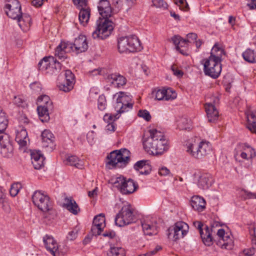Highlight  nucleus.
<instances>
[{"instance_id": "obj_6", "label": "nucleus", "mask_w": 256, "mask_h": 256, "mask_svg": "<svg viewBox=\"0 0 256 256\" xmlns=\"http://www.w3.org/2000/svg\"><path fill=\"white\" fill-rule=\"evenodd\" d=\"M132 206L128 202L124 204L120 210L116 215L114 222L116 225L123 226L134 222V216Z\"/></svg>"}, {"instance_id": "obj_11", "label": "nucleus", "mask_w": 256, "mask_h": 256, "mask_svg": "<svg viewBox=\"0 0 256 256\" xmlns=\"http://www.w3.org/2000/svg\"><path fill=\"white\" fill-rule=\"evenodd\" d=\"M194 226L198 230L204 244L207 246H210L212 244V230H210L208 226H206L204 230L205 234L202 228L203 224L199 221H195L193 222Z\"/></svg>"}, {"instance_id": "obj_27", "label": "nucleus", "mask_w": 256, "mask_h": 256, "mask_svg": "<svg viewBox=\"0 0 256 256\" xmlns=\"http://www.w3.org/2000/svg\"><path fill=\"white\" fill-rule=\"evenodd\" d=\"M213 182L212 176L208 174L201 175L198 180V186L202 190L208 189Z\"/></svg>"}, {"instance_id": "obj_21", "label": "nucleus", "mask_w": 256, "mask_h": 256, "mask_svg": "<svg viewBox=\"0 0 256 256\" xmlns=\"http://www.w3.org/2000/svg\"><path fill=\"white\" fill-rule=\"evenodd\" d=\"M156 144L154 155L162 154L168 148V141L161 132L160 137L158 138V142H156Z\"/></svg>"}, {"instance_id": "obj_2", "label": "nucleus", "mask_w": 256, "mask_h": 256, "mask_svg": "<svg viewBox=\"0 0 256 256\" xmlns=\"http://www.w3.org/2000/svg\"><path fill=\"white\" fill-rule=\"evenodd\" d=\"M224 54L222 48L218 46L216 44L212 49L210 55L208 58L204 60V72L206 76L212 78H218L222 72V56Z\"/></svg>"}, {"instance_id": "obj_47", "label": "nucleus", "mask_w": 256, "mask_h": 256, "mask_svg": "<svg viewBox=\"0 0 256 256\" xmlns=\"http://www.w3.org/2000/svg\"><path fill=\"white\" fill-rule=\"evenodd\" d=\"M190 120H188V119L186 118H182L181 119L180 123L179 124V128L182 130H188L190 128V124L189 122Z\"/></svg>"}, {"instance_id": "obj_12", "label": "nucleus", "mask_w": 256, "mask_h": 256, "mask_svg": "<svg viewBox=\"0 0 256 256\" xmlns=\"http://www.w3.org/2000/svg\"><path fill=\"white\" fill-rule=\"evenodd\" d=\"M192 146V150H196V151L193 154V157L198 159L206 156L212 150L210 143L206 141H202L198 142V144H194Z\"/></svg>"}, {"instance_id": "obj_41", "label": "nucleus", "mask_w": 256, "mask_h": 256, "mask_svg": "<svg viewBox=\"0 0 256 256\" xmlns=\"http://www.w3.org/2000/svg\"><path fill=\"white\" fill-rule=\"evenodd\" d=\"M22 188V184L20 182H16L11 185L10 194L11 196L14 197L18 193L20 190Z\"/></svg>"}, {"instance_id": "obj_39", "label": "nucleus", "mask_w": 256, "mask_h": 256, "mask_svg": "<svg viewBox=\"0 0 256 256\" xmlns=\"http://www.w3.org/2000/svg\"><path fill=\"white\" fill-rule=\"evenodd\" d=\"M108 256H125L124 250L120 247L111 248Z\"/></svg>"}, {"instance_id": "obj_37", "label": "nucleus", "mask_w": 256, "mask_h": 256, "mask_svg": "<svg viewBox=\"0 0 256 256\" xmlns=\"http://www.w3.org/2000/svg\"><path fill=\"white\" fill-rule=\"evenodd\" d=\"M92 224L96 226H100L103 228L105 226V216L104 214H100L94 216Z\"/></svg>"}, {"instance_id": "obj_13", "label": "nucleus", "mask_w": 256, "mask_h": 256, "mask_svg": "<svg viewBox=\"0 0 256 256\" xmlns=\"http://www.w3.org/2000/svg\"><path fill=\"white\" fill-rule=\"evenodd\" d=\"M70 43L72 46L71 51L76 54L85 52L88 48L86 38L84 35H80L76 38L74 43Z\"/></svg>"}, {"instance_id": "obj_44", "label": "nucleus", "mask_w": 256, "mask_h": 256, "mask_svg": "<svg viewBox=\"0 0 256 256\" xmlns=\"http://www.w3.org/2000/svg\"><path fill=\"white\" fill-rule=\"evenodd\" d=\"M175 233L176 232L174 226H173L170 227L166 232V235L168 238L174 242L178 240V236H176Z\"/></svg>"}, {"instance_id": "obj_57", "label": "nucleus", "mask_w": 256, "mask_h": 256, "mask_svg": "<svg viewBox=\"0 0 256 256\" xmlns=\"http://www.w3.org/2000/svg\"><path fill=\"white\" fill-rule=\"evenodd\" d=\"M152 3L156 8H166L167 6L164 0H152Z\"/></svg>"}, {"instance_id": "obj_56", "label": "nucleus", "mask_w": 256, "mask_h": 256, "mask_svg": "<svg viewBox=\"0 0 256 256\" xmlns=\"http://www.w3.org/2000/svg\"><path fill=\"white\" fill-rule=\"evenodd\" d=\"M178 5L180 8L184 11H188L190 10V8L186 0H179Z\"/></svg>"}, {"instance_id": "obj_53", "label": "nucleus", "mask_w": 256, "mask_h": 256, "mask_svg": "<svg viewBox=\"0 0 256 256\" xmlns=\"http://www.w3.org/2000/svg\"><path fill=\"white\" fill-rule=\"evenodd\" d=\"M69 82H66V80H65L63 83L60 84L58 85L59 89L60 90H62L64 92H68L70 91L72 88H69Z\"/></svg>"}, {"instance_id": "obj_35", "label": "nucleus", "mask_w": 256, "mask_h": 256, "mask_svg": "<svg viewBox=\"0 0 256 256\" xmlns=\"http://www.w3.org/2000/svg\"><path fill=\"white\" fill-rule=\"evenodd\" d=\"M38 104L39 105H43L45 107L53 108L52 102L50 97L47 95H42L38 98Z\"/></svg>"}, {"instance_id": "obj_14", "label": "nucleus", "mask_w": 256, "mask_h": 256, "mask_svg": "<svg viewBox=\"0 0 256 256\" xmlns=\"http://www.w3.org/2000/svg\"><path fill=\"white\" fill-rule=\"evenodd\" d=\"M120 181H121L120 182V192L124 194L133 193L138 187L137 184L131 178L126 180V178H123Z\"/></svg>"}, {"instance_id": "obj_32", "label": "nucleus", "mask_w": 256, "mask_h": 256, "mask_svg": "<svg viewBox=\"0 0 256 256\" xmlns=\"http://www.w3.org/2000/svg\"><path fill=\"white\" fill-rule=\"evenodd\" d=\"M142 226L144 234L152 236L157 234L156 226L146 223L145 222H142Z\"/></svg>"}, {"instance_id": "obj_62", "label": "nucleus", "mask_w": 256, "mask_h": 256, "mask_svg": "<svg viewBox=\"0 0 256 256\" xmlns=\"http://www.w3.org/2000/svg\"><path fill=\"white\" fill-rule=\"evenodd\" d=\"M170 173V170L165 166L161 168L158 170V174L161 176H168Z\"/></svg>"}, {"instance_id": "obj_20", "label": "nucleus", "mask_w": 256, "mask_h": 256, "mask_svg": "<svg viewBox=\"0 0 256 256\" xmlns=\"http://www.w3.org/2000/svg\"><path fill=\"white\" fill-rule=\"evenodd\" d=\"M43 146L48 148L52 150L55 148L54 144V137L52 132L48 130H44L41 134Z\"/></svg>"}, {"instance_id": "obj_51", "label": "nucleus", "mask_w": 256, "mask_h": 256, "mask_svg": "<svg viewBox=\"0 0 256 256\" xmlns=\"http://www.w3.org/2000/svg\"><path fill=\"white\" fill-rule=\"evenodd\" d=\"M78 228H76L72 230L70 232L67 236V238L70 240H73L76 238L78 235Z\"/></svg>"}, {"instance_id": "obj_64", "label": "nucleus", "mask_w": 256, "mask_h": 256, "mask_svg": "<svg viewBox=\"0 0 256 256\" xmlns=\"http://www.w3.org/2000/svg\"><path fill=\"white\" fill-rule=\"evenodd\" d=\"M116 126L114 122H109L106 127V130L108 132H114Z\"/></svg>"}, {"instance_id": "obj_34", "label": "nucleus", "mask_w": 256, "mask_h": 256, "mask_svg": "<svg viewBox=\"0 0 256 256\" xmlns=\"http://www.w3.org/2000/svg\"><path fill=\"white\" fill-rule=\"evenodd\" d=\"M82 162L76 156H68L66 159V164H67L74 166L75 167L82 168Z\"/></svg>"}, {"instance_id": "obj_4", "label": "nucleus", "mask_w": 256, "mask_h": 256, "mask_svg": "<svg viewBox=\"0 0 256 256\" xmlns=\"http://www.w3.org/2000/svg\"><path fill=\"white\" fill-rule=\"evenodd\" d=\"M116 96L118 97L114 106L115 110L118 113L114 115L106 114L104 116V120L107 123L114 122V121L119 118V114L128 112L132 108L133 104L130 102V96L122 92L116 94L114 96Z\"/></svg>"}, {"instance_id": "obj_48", "label": "nucleus", "mask_w": 256, "mask_h": 256, "mask_svg": "<svg viewBox=\"0 0 256 256\" xmlns=\"http://www.w3.org/2000/svg\"><path fill=\"white\" fill-rule=\"evenodd\" d=\"M166 93V96H164V100H174L176 98V94L175 92L172 91L170 88H168Z\"/></svg>"}, {"instance_id": "obj_54", "label": "nucleus", "mask_w": 256, "mask_h": 256, "mask_svg": "<svg viewBox=\"0 0 256 256\" xmlns=\"http://www.w3.org/2000/svg\"><path fill=\"white\" fill-rule=\"evenodd\" d=\"M23 138V139H28V132L26 129L22 128L20 132H18L16 138Z\"/></svg>"}, {"instance_id": "obj_5", "label": "nucleus", "mask_w": 256, "mask_h": 256, "mask_svg": "<svg viewBox=\"0 0 256 256\" xmlns=\"http://www.w3.org/2000/svg\"><path fill=\"white\" fill-rule=\"evenodd\" d=\"M118 48L120 53L134 52L142 48L139 39L135 35L120 38L118 40Z\"/></svg>"}, {"instance_id": "obj_33", "label": "nucleus", "mask_w": 256, "mask_h": 256, "mask_svg": "<svg viewBox=\"0 0 256 256\" xmlns=\"http://www.w3.org/2000/svg\"><path fill=\"white\" fill-rule=\"evenodd\" d=\"M242 56L246 61L250 63L256 62V54H254V50L248 48L242 53Z\"/></svg>"}, {"instance_id": "obj_40", "label": "nucleus", "mask_w": 256, "mask_h": 256, "mask_svg": "<svg viewBox=\"0 0 256 256\" xmlns=\"http://www.w3.org/2000/svg\"><path fill=\"white\" fill-rule=\"evenodd\" d=\"M8 124V120L6 118V116H0V136L1 134H6L4 133V130L6 128Z\"/></svg>"}, {"instance_id": "obj_60", "label": "nucleus", "mask_w": 256, "mask_h": 256, "mask_svg": "<svg viewBox=\"0 0 256 256\" xmlns=\"http://www.w3.org/2000/svg\"><path fill=\"white\" fill-rule=\"evenodd\" d=\"M194 144H198V142H190L187 144V150L186 152L189 153L191 156H193V154L194 152H196V150L192 149V146Z\"/></svg>"}, {"instance_id": "obj_16", "label": "nucleus", "mask_w": 256, "mask_h": 256, "mask_svg": "<svg viewBox=\"0 0 256 256\" xmlns=\"http://www.w3.org/2000/svg\"><path fill=\"white\" fill-rule=\"evenodd\" d=\"M108 82L115 88H120L124 86L127 82L126 78L118 72L109 74L106 78Z\"/></svg>"}, {"instance_id": "obj_46", "label": "nucleus", "mask_w": 256, "mask_h": 256, "mask_svg": "<svg viewBox=\"0 0 256 256\" xmlns=\"http://www.w3.org/2000/svg\"><path fill=\"white\" fill-rule=\"evenodd\" d=\"M138 116L142 118L147 122H149L151 120V116L149 112L146 110H140L138 112Z\"/></svg>"}, {"instance_id": "obj_38", "label": "nucleus", "mask_w": 256, "mask_h": 256, "mask_svg": "<svg viewBox=\"0 0 256 256\" xmlns=\"http://www.w3.org/2000/svg\"><path fill=\"white\" fill-rule=\"evenodd\" d=\"M65 78L66 82H69V88H73L75 84V77L74 75L70 70H66L65 71Z\"/></svg>"}, {"instance_id": "obj_22", "label": "nucleus", "mask_w": 256, "mask_h": 256, "mask_svg": "<svg viewBox=\"0 0 256 256\" xmlns=\"http://www.w3.org/2000/svg\"><path fill=\"white\" fill-rule=\"evenodd\" d=\"M208 122H214L218 118V112L215 106L212 104H206L204 106Z\"/></svg>"}, {"instance_id": "obj_42", "label": "nucleus", "mask_w": 256, "mask_h": 256, "mask_svg": "<svg viewBox=\"0 0 256 256\" xmlns=\"http://www.w3.org/2000/svg\"><path fill=\"white\" fill-rule=\"evenodd\" d=\"M166 89H158L153 91L152 94H155V98L158 100H164L166 96Z\"/></svg>"}, {"instance_id": "obj_8", "label": "nucleus", "mask_w": 256, "mask_h": 256, "mask_svg": "<svg viewBox=\"0 0 256 256\" xmlns=\"http://www.w3.org/2000/svg\"><path fill=\"white\" fill-rule=\"evenodd\" d=\"M32 201L34 206L43 212H48L52 208L50 197L40 190L34 192L32 196Z\"/></svg>"}, {"instance_id": "obj_49", "label": "nucleus", "mask_w": 256, "mask_h": 256, "mask_svg": "<svg viewBox=\"0 0 256 256\" xmlns=\"http://www.w3.org/2000/svg\"><path fill=\"white\" fill-rule=\"evenodd\" d=\"M104 229L103 228L100 226H96V225L92 224L91 228V235L92 236H98L100 234L102 231Z\"/></svg>"}, {"instance_id": "obj_58", "label": "nucleus", "mask_w": 256, "mask_h": 256, "mask_svg": "<svg viewBox=\"0 0 256 256\" xmlns=\"http://www.w3.org/2000/svg\"><path fill=\"white\" fill-rule=\"evenodd\" d=\"M44 158H40L39 160H37L36 161V163H32L34 166V167L36 170H40L44 166Z\"/></svg>"}, {"instance_id": "obj_1", "label": "nucleus", "mask_w": 256, "mask_h": 256, "mask_svg": "<svg viewBox=\"0 0 256 256\" xmlns=\"http://www.w3.org/2000/svg\"><path fill=\"white\" fill-rule=\"evenodd\" d=\"M98 8L100 17L96 22V28L92 33V37L104 40L108 37L114 30V23L109 18L112 16V8L108 0H100Z\"/></svg>"}, {"instance_id": "obj_52", "label": "nucleus", "mask_w": 256, "mask_h": 256, "mask_svg": "<svg viewBox=\"0 0 256 256\" xmlns=\"http://www.w3.org/2000/svg\"><path fill=\"white\" fill-rule=\"evenodd\" d=\"M114 10L116 12H118L123 6V2L122 0H114Z\"/></svg>"}, {"instance_id": "obj_17", "label": "nucleus", "mask_w": 256, "mask_h": 256, "mask_svg": "<svg viewBox=\"0 0 256 256\" xmlns=\"http://www.w3.org/2000/svg\"><path fill=\"white\" fill-rule=\"evenodd\" d=\"M72 46L70 42H60L55 50V56L62 60L67 58L66 53L71 52Z\"/></svg>"}, {"instance_id": "obj_59", "label": "nucleus", "mask_w": 256, "mask_h": 256, "mask_svg": "<svg viewBox=\"0 0 256 256\" xmlns=\"http://www.w3.org/2000/svg\"><path fill=\"white\" fill-rule=\"evenodd\" d=\"M74 4L78 6V8L86 6L88 0H73Z\"/></svg>"}, {"instance_id": "obj_50", "label": "nucleus", "mask_w": 256, "mask_h": 256, "mask_svg": "<svg viewBox=\"0 0 256 256\" xmlns=\"http://www.w3.org/2000/svg\"><path fill=\"white\" fill-rule=\"evenodd\" d=\"M171 70L173 72L174 76L178 78H181L184 74V72L180 70H179L176 65H172L171 66Z\"/></svg>"}, {"instance_id": "obj_43", "label": "nucleus", "mask_w": 256, "mask_h": 256, "mask_svg": "<svg viewBox=\"0 0 256 256\" xmlns=\"http://www.w3.org/2000/svg\"><path fill=\"white\" fill-rule=\"evenodd\" d=\"M106 106V101L104 95L99 96L98 100V108L100 110H104Z\"/></svg>"}, {"instance_id": "obj_63", "label": "nucleus", "mask_w": 256, "mask_h": 256, "mask_svg": "<svg viewBox=\"0 0 256 256\" xmlns=\"http://www.w3.org/2000/svg\"><path fill=\"white\" fill-rule=\"evenodd\" d=\"M14 102L18 106H23L24 101L18 96H15L14 100Z\"/></svg>"}, {"instance_id": "obj_10", "label": "nucleus", "mask_w": 256, "mask_h": 256, "mask_svg": "<svg viewBox=\"0 0 256 256\" xmlns=\"http://www.w3.org/2000/svg\"><path fill=\"white\" fill-rule=\"evenodd\" d=\"M0 154L6 158H12L14 154V148L12 142L8 134L0 136Z\"/></svg>"}, {"instance_id": "obj_23", "label": "nucleus", "mask_w": 256, "mask_h": 256, "mask_svg": "<svg viewBox=\"0 0 256 256\" xmlns=\"http://www.w3.org/2000/svg\"><path fill=\"white\" fill-rule=\"evenodd\" d=\"M108 161V164L113 166H124L122 162V156L118 152V150H114L107 156Z\"/></svg>"}, {"instance_id": "obj_25", "label": "nucleus", "mask_w": 256, "mask_h": 256, "mask_svg": "<svg viewBox=\"0 0 256 256\" xmlns=\"http://www.w3.org/2000/svg\"><path fill=\"white\" fill-rule=\"evenodd\" d=\"M63 205L65 208L74 214H77L80 211L76 202L72 197H66Z\"/></svg>"}, {"instance_id": "obj_7", "label": "nucleus", "mask_w": 256, "mask_h": 256, "mask_svg": "<svg viewBox=\"0 0 256 256\" xmlns=\"http://www.w3.org/2000/svg\"><path fill=\"white\" fill-rule=\"evenodd\" d=\"M39 70H47V73L51 74H58L61 70L62 65L53 56L44 57L38 64Z\"/></svg>"}, {"instance_id": "obj_45", "label": "nucleus", "mask_w": 256, "mask_h": 256, "mask_svg": "<svg viewBox=\"0 0 256 256\" xmlns=\"http://www.w3.org/2000/svg\"><path fill=\"white\" fill-rule=\"evenodd\" d=\"M30 155L32 163H36V161L37 160L44 158L40 150H32L31 152Z\"/></svg>"}, {"instance_id": "obj_30", "label": "nucleus", "mask_w": 256, "mask_h": 256, "mask_svg": "<svg viewBox=\"0 0 256 256\" xmlns=\"http://www.w3.org/2000/svg\"><path fill=\"white\" fill-rule=\"evenodd\" d=\"M53 108L45 107L43 105L38 106L37 110L40 120L42 122H47L50 120L49 111L52 110Z\"/></svg>"}, {"instance_id": "obj_18", "label": "nucleus", "mask_w": 256, "mask_h": 256, "mask_svg": "<svg viewBox=\"0 0 256 256\" xmlns=\"http://www.w3.org/2000/svg\"><path fill=\"white\" fill-rule=\"evenodd\" d=\"M134 168L139 172L140 174L148 175L152 171V166L148 160H140L138 161L134 165Z\"/></svg>"}, {"instance_id": "obj_24", "label": "nucleus", "mask_w": 256, "mask_h": 256, "mask_svg": "<svg viewBox=\"0 0 256 256\" xmlns=\"http://www.w3.org/2000/svg\"><path fill=\"white\" fill-rule=\"evenodd\" d=\"M190 204L192 208L198 212H202L206 208V202L204 199L199 196H192Z\"/></svg>"}, {"instance_id": "obj_36", "label": "nucleus", "mask_w": 256, "mask_h": 256, "mask_svg": "<svg viewBox=\"0 0 256 256\" xmlns=\"http://www.w3.org/2000/svg\"><path fill=\"white\" fill-rule=\"evenodd\" d=\"M118 153L122 156V164L125 166L130 161V152L126 148H122L118 150Z\"/></svg>"}, {"instance_id": "obj_26", "label": "nucleus", "mask_w": 256, "mask_h": 256, "mask_svg": "<svg viewBox=\"0 0 256 256\" xmlns=\"http://www.w3.org/2000/svg\"><path fill=\"white\" fill-rule=\"evenodd\" d=\"M246 114L247 118V128L253 133L256 134V111L248 110Z\"/></svg>"}, {"instance_id": "obj_55", "label": "nucleus", "mask_w": 256, "mask_h": 256, "mask_svg": "<svg viewBox=\"0 0 256 256\" xmlns=\"http://www.w3.org/2000/svg\"><path fill=\"white\" fill-rule=\"evenodd\" d=\"M242 192H244L243 196L245 198L256 199V192H252L246 190H243Z\"/></svg>"}, {"instance_id": "obj_3", "label": "nucleus", "mask_w": 256, "mask_h": 256, "mask_svg": "<svg viewBox=\"0 0 256 256\" xmlns=\"http://www.w3.org/2000/svg\"><path fill=\"white\" fill-rule=\"evenodd\" d=\"M5 12L7 16L13 20H17L22 30L26 32L29 30L32 24L30 16L22 14L21 5L18 0H10L5 6Z\"/></svg>"}, {"instance_id": "obj_29", "label": "nucleus", "mask_w": 256, "mask_h": 256, "mask_svg": "<svg viewBox=\"0 0 256 256\" xmlns=\"http://www.w3.org/2000/svg\"><path fill=\"white\" fill-rule=\"evenodd\" d=\"M80 11L78 14V19L80 24L85 26L87 24L90 15V10L88 7L84 6L78 8Z\"/></svg>"}, {"instance_id": "obj_61", "label": "nucleus", "mask_w": 256, "mask_h": 256, "mask_svg": "<svg viewBox=\"0 0 256 256\" xmlns=\"http://www.w3.org/2000/svg\"><path fill=\"white\" fill-rule=\"evenodd\" d=\"M255 252V248H251L248 249L244 250L243 253L244 256H253Z\"/></svg>"}, {"instance_id": "obj_15", "label": "nucleus", "mask_w": 256, "mask_h": 256, "mask_svg": "<svg viewBox=\"0 0 256 256\" xmlns=\"http://www.w3.org/2000/svg\"><path fill=\"white\" fill-rule=\"evenodd\" d=\"M171 40L175 45L176 50L184 56L188 54L186 48L189 40L184 39L179 35H174L171 38Z\"/></svg>"}, {"instance_id": "obj_19", "label": "nucleus", "mask_w": 256, "mask_h": 256, "mask_svg": "<svg viewBox=\"0 0 256 256\" xmlns=\"http://www.w3.org/2000/svg\"><path fill=\"white\" fill-rule=\"evenodd\" d=\"M43 242L46 249L54 256H56L58 251V246L56 241L52 236L46 235L43 238Z\"/></svg>"}, {"instance_id": "obj_28", "label": "nucleus", "mask_w": 256, "mask_h": 256, "mask_svg": "<svg viewBox=\"0 0 256 256\" xmlns=\"http://www.w3.org/2000/svg\"><path fill=\"white\" fill-rule=\"evenodd\" d=\"M175 229V234L178 236V238H184L188 233V226L183 222H176L174 226Z\"/></svg>"}, {"instance_id": "obj_9", "label": "nucleus", "mask_w": 256, "mask_h": 256, "mask_svg": "<svg viewBox=\"0 0 256 256\" xmlns=\"http://www.w3.org/2000/svg\"><path fill=\"white\" fill-rule=\"evenodd\" d=\"M149 136H146L144 135L142 138L144 148L150 154L154 155L155 152V146L158 142V138L160 137V131L156 129H152L149 130Z\"/></svg>"}, {"instance_id": "obj_31", "label": "nucleus", "mask_w": 256, "mask_h": 256, "mask_svg": "<svg viewBox=\"0 0 256 256\" xmlns=\"http://www.w3.org/2000/svg\"><path fill=\"white\" fill-rule=\"evenodd\" d=\"M218 245L220 246L221 248L226 250H232L234 247V241L230 238V236L226 234L222 238L217 244Z\"/></svg>"}]
</instances>
